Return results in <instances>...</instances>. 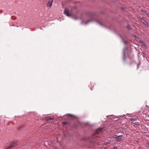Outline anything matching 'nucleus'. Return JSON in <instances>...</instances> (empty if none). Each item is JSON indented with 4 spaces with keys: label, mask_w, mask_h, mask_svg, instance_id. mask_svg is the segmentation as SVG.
Wrapping results in <instances>:
<instances>
[{
    "label": "nucleus",
    "mask_w": 149,
    "mask_h": 149,
    "mask_svg": "<svg viewBox=\"0 0 149 149\" xmlns=\"http://www.w3.org/2000/svg\"><path fill=\"white\" fill-rule=\"evenodd\" d=\"M103 129L102 128H99L96 130L94 131L92 138L93 140V141H95V140H97V139H95L96 137H98L100 136V134H102L103 132Z\"/></svg>",
    "instance_id": "f257e3e1"
},
{
    "label": "nucleus",
    "mask_w": 149,
    "mask_h": 149,
    "mask_svg": "<svg viewBox=\"0 0 149 149\" xmlns=\"http://www.w3.org/2000/svg\"><path fill=\"white\" fill-rule=\"evenodd\" d=\"M18 141H15L11 142L8 146H7L5 149H12L18 145Z\"/></svg>",
    "instance_id": "f03ea898"
},
{
    "label": "nucleus",
    "mask_w": 149,
    "mask_h": 149,
    "mask_svg": "<svg viewBox=\"0 0 149 149\" xmlns=\"http://www.w3.org/2000/svg\"><path fill=\"white\" fill-rule=\"evenodd\" d=\"M141 22L143 24V25L146 26L148 27L149 26V24L147 23V22L145 19L144 18L143 19H142L141 20Z\"/></svg>",
    "instance_id": "7ed1b4c3"
},
{
    "label": "nucleus",
    "mask_w": 149,
    "mask_h": 149,
    "mask_svg": "<svg viewBox=\"0 0 149 149\" xmlns=\"http://www.w3.org/2000/svg\"><path fill=\"white\" fill-rule=\"evenodd\" d=\"M64 13L67 16H71V14L69 13V10L67 9H64Z\"/></svg>",
    "instance_id": "20e7f679"
},
{
    "label": "nucleus",
    "mask_w": 149,
    "mask_h": 149,
    "mask_svg": "<svg viewBox=\"0 0 149 149\" xmlns=\"http://www.w3.org/2000/svg\"><path fill=\"white\" fill-rule=\"evenodd\" d=\"M53 1V0H52L51 1H49L47 4V6L48 7H49V8H50L52 5V2Z\"/></svg>",
    "instance_id": "39448f33"
},
{
    "label": "nucleus",
    "mask_w": 149,
    "mask_h": 149,
    "mask_svg": "<svg viewBox=\"0 0 149 149\" xmlns=\"http://www.w3.org/2000/svg\"><path fill=\"white\" fill-rule=\"evenodd\" d=\"M91 21H92L91 20H89L84 23V22L83 21H81V24H85L86 25V24H87L89 22H91Z\"/></svg>",
    "instance_id": "423d86ee"
},
{
    "label": "nucleus",
    "mask_w": 149,
    "mask_h": 149,
    "mask_svg": "<svg viewBox=\"0 0 149 149\" xmlns=\"http://www.w3.org/2000/svg\"><path fill=\"white\" fill-rule=\"evenodd\" d=\"M123 59L124 62L125 61V49H124L123 51Z\"/></svg>",
    "instance_id": "0eeeda50"
},
{
    "label": "nucleus",
    "mask_w": 149,
    "mask_h": 149,
    "mask_svg": "<svg viewBox=\"0 0 149 149\" xmlns=\"http://www.w3.org/2000/svg\"><path fill=\"white\" fill-rule=\"evenodd\" d=\"M71 17L72 19L75 20H76L78 18H79V17H78L75 15H73L71 16Z\"/></svg>",
    "instance_id": "6e6552de"
},
{
    "label": "nucleus",
    "mask_w": 149,
    "mask_h": 149,
    "mask_svg": "<svg viewBox=\"0 0 149 149\" xmlns=\"http://www.w3.org/2000/svg\"><path fill=\"white\" fill-rule=\"evenodd\" d=\"M142 11L147 15L148 17H149V13L146 11L142 10Z\"/></svg>",
    "instance_id": "1a4fd4ad"
},
{
    "label": "nucleus",
    "mask_w": 149,
    "mask_h": 149,
    "mask_svg": "<svg viewBox=\"0 0 149 149\" xmlns=\"http://www.w3.org/2000/svg\"><path fill=\"white\" fill-rule=\"evenodd\" d=\"M122 136V135H115L114 136V138L115 139H118V137H120Z\"/></svg>",
    "instance_id": "9d476101"
},
{
    "label": "nucleus",
    "mask_w": 149,
    "mask_h": 149,
    "mask_svg": "<svg viewBox=\"0 0 149 149\" xmlns=\"http://www.w3.org/2000/svg\"><path fill=\"white\" fill-rule=\"evenodd\" d=\"M120 37L121 38V39H122V40L123 42V43L125 44H126V45H127V43H128V42H126V41H125L124 40L123 38L121 37V36H120Z\"/></svg>",
    "instance_id": "9b49d317"
},
{
    "label": "nucleus",
    "mask_w": 149,
    "mask_h": 149,
    "mask_svg": "<svg viewBox=\"0 0 149 149\" xmlns=\"http://www.w3.org/2000/svg\"><path fill=\"white\" fill-rule=\"evenodd\" d=\"M24 127V125H21L20 127H18V130H21Z\"/></svg>",
    "instance_id": "f8f14e48"
},
{
    "label": "nucleus",
    "mask_w": 149,
    "mask_h": 149,
    "mask_svg": "<svg viewBox=\"0 0 149 149\" xmlns=\"http://www.w3.org/2000/svg\"><path fill=\"white\" fill-rule=\"evenodd\" d=\"M134 124L135 125H136L137 126H139L140 125V123H139L136 122L134 123Z\"/></svg>",
    "instance_id": "ddd939ff"
},
{
    "label": "nucleus",
    "mask_w": 149,
    "mask_h": 149,
    "mask_svg": "<svg viewBox=\"0 0 149 149\" xmlns=\"http://www.w3.org/2000/svg\"><path fill=\"white\" fill-rule=\"evenodd\" d=\"M53 119V118H51L50 117H48L47 118H46V120H47V121H49V120H52Z\"/></svg>",
    "instance_id": "4468645a"
},
{
    "label": "nucleus",
    "mask_w": 149,
    "mask_h": 149,
    "mask_svg": "<svg viewBox=\"0 0 149 149\" xmlns=\"http://www.w3.org/2000/svg\"><path fill=\"white\" fill-rule=\"evenodd\" d=\"M144 18V17H143L141 18V17H138V19L139 20H140V21L141 22V20L142 19H143V18Z\"/></svg>",
    "instance_id": "2eb2a0df"
},
{
    "label": "nucleus",
    "mask_w": 149,
    "mask_h": 149,
    "mask_svg": "<svg viewBox=\"0 0 149 149\" xmlns=\"http://www.w3.org/2000/svg\"><path fill=\"white\" fill-rule=\"evenodd\" d=\"M130 120L131 121L134 122L135 120L133 118H130Z\"/></svg>",
    "instance_id": "dca6fc26"
},
{
    "label": "nucleus",
    "mask_w": 149,
    "mask_h": 149,
    "mask_svg": "<svg viewBox=\"0 0 149 149\" xmlns=\"http://www.w3.org/2000/svg\"><path fill=\"white\" fill-rule=\"evenodd\" d=\"M127 27L129 29H130V30L131 29L130 28V26L129 25H127Z\"/></svg>",
    "instance_id": "f3484780"
},
{
    "label": "nucleus",
    "mask_w": 149,
    "mask_h": 149,
    "mask_svg": "<svg viewBox=\"0 0 149 149\" xmlns=\"http://www.w3.org/2000/svg\"><path fill=\"white\" fill-rule=\"evenodd\" d=\"M98 24H99L100 25H101V26H103V25L101 23H100L98 21H96Z\"/></svg>",
    "instance_id": "a211bd4d"
},
{
    "label": "nucleus",
    "mask_w": 149,
    "mask_h": 149,
    "mask_svg": "<svg viewBox=\"0 0 149 149\" xmlns=\"http://www.w3.org/2000/svg\"><path fill=\"white\" fill-rule=\"evenodd\" d=\"M63 124L64 125H66L68 123L66 122H63Z\"/></svg>",
    "instance_id": "6ab92c4d"
},
{
    "label": "nucleus",
    "mask_w": 149,
    "mask_h": 149,
    "mask_svg": "<svg viewBox=\"0 0 149 149\" xmlns=\"http://www.w3.org/2000/svg\"><path fill=\"white\" fill-rule=\"evenodd\" d=\"M121 139H118H118H117V141H121Z\"/></svg>",
    "instance_id": "aec40b11"
},
{
    "label": "nucleus",
    "mask_w": 149,
    "mask_h": 149,
    "mask_svg": "<svg viewBox=\"0 0 149 149\" xmlns=\"http://www.w3.org/2000/svg\"><path fill=\"white\" fill-rule=\"evenodd\" d=\"M68 115L70 116L75 117L74 116V115L71 114H68Z\"/></svg>",
    "instance_id": "412c9836"
},
{
    "label": "nucleus",
    "mask_w": 149,
    "mask_h": 149,
    "mask_svg": "<svg viewBox=\"0 0 149 149\" xmlns=\"http://www.w3.org/2000/svg\"><path fill=\"white\" fill-rule=\"evenodd\" d=\"M117 147L116 146H115L113 148V149H117Z\"/></svg>",
    "instance_id": "4be33fe9"
},
{
    "label": "nucleus",
    "mask_w": 149,
    "mask_h": 149,
    "mask_svg": "<svg viewBox=\"0 0 149 149\" xmlns=\"http://www.w3.org/2000/svg\"><path fill=\"white\" fill-rule=\"evenodd\" d=\"M147 144L149 145V143H148V142L147 143Z\"/></svg>",
    "instance_id": "5701e85b"
},
{
    "label": "nucleus",
    "mask_w": 149,
    "mask_h": 149,
    "mask_svg": "<svg viewBox=\"0 0 149 149\" xmlns=\"http://www.w3.org/2000/svg\"><path fill=\"white\" fill-rule=\"evenodd\" d=\"M1 12H2V10H1Z\"/></svg>",
    "instance_id": "b1692460"
}]
</instances>
